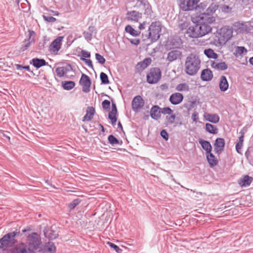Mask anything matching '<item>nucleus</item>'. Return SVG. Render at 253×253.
<instances>
[{"label":"nucleus","instance_id":"393cba45","mask_svg":"<svg viewBox=\"0 0 253 253\" xmlns=\"http://www.w3.org/2000/svg\"><path fill=\"white\" fill-rule=\"evenodd\" d=\"M211 66L212 69L221 71L226 70L228 68V66L225 62H216L214 61H211Z\"/></svg>","mask_w":253,"mask_h":253},{"label":"nucleus","instance_id":"ea45409f","mask_svg":"<svg viewBox=\"0 0 253 253\" xmlns=\"http://www.w3.org/2000/svg\"><path fill=\"white\" fill-rule=\"evenodd\" d=\"M176 119V115L174 114H171L170 116H167L166 117V120L165 124L167 126H169L171 125H174V120Z\"/></svg>","mask_w":253,"mask_h":253},{"label":"nucleus","instance_id":"6ab92c4d","mask_svg":"<svg viewBox=\"0 0 253 253\" xmlns=\"http://www.w3.org/2000/svg\"><path fill=\"white\" fill-rule=\"evenodd\" d=\"M43 234L49 240H54L57 238L58 235L56 231L48 226L45 227L43 230Z\"/></svg>","mask_w":253,"mask_h":253},{"label":"nucleus","instance_id":"4d7b16f0","mask_svg":"<svg viewBox=\"0 0 253 253\" xmlns=\"http://www.w3.org/2000/svg\"><path fill=\"white\" fill-rule=\"evenodd\" d=\"M102 106L104 110L109 109L110 107V102L108 100H104L102 102Z\"/></svg>","mask_w":253,"mask_h":253},{"label":"nucleus","instance_id":"f03ea898","mask_svg":"<svg viewBox=\"0 0 253 253\" xmlns=\"http://www.w3.org/2000/svg\"><path fill=\"white\" fill-rule=\"evenodd\" d=\"M200 65L199 56L195 53H190L185 59L184 71L189 76H194L200 69Z\"/></svg>","mask_w":253,"mask_h":253},{"label":"nucleus","instance_id":"4468645a","mask_svg":"<svg viewBox=\"0 0 253 253\" xmlns=\"http://www.w3.org/2000/svg\"><path fill=\"white\" fill-rule=\"evenodd\" d=\"M126 19L134 22H137L142 17V13L135 11H128L126 14Z\"/></svg>","mask_w":253,"mask_h":253},{"label":"nucleus","instance_id":"39448f33","mask_svg":"<svg viewBox=\"0 0 253 253\" xmlns=\"http://www.w3.org/2000/svg\"><path fill=\"white\" fill-rule=\"evenodd\" d=\"M22 234L17 229L8 232L0 239V249L5 251L8 248L12 247L17 243L16 237L21 236Z\"/></svg>","mask_w":253,"mask_h":253},{"label":"nucleus","instance_id":"1a4fd4ad","mask_svg":"<svg viewBox=\"0 0 253 253\" xmlns=\"http://www.w3.org/2000/svg\"><path fill=\"white\" fill-rule=\"evenodd\" d=\"M79 83L82 86V90L84 92L87 93L90 91L91 82L90 78L87 75L83 73Z\"/></svg>","mask_w":253,"mask_h":253},{"label":"nucleus","instance_id":"4c0bfd02","mask_svg":"<svg viewBox=\"0 0 253 253\" xmlns=\"http://www.w3.org/2000/svg\"><path fill=\"white\" fill-rule=\"evenodd\" d=\"M207 116L206 120L211 123L217 124L219 121V117L216 114H208Z\"/></svg>","mask_w":253,"mask_h":253},{"label":"nucleus","instance_id":"5fc2aeb1","mask_svg":"<svg viewBox=\"0 0 253 253\" xmlns=\"http://www.w3.org/2000/svg\"><path fill=\"white\" fill-rule=\"evenodd\" d=\"M182 125H183V123H182L181 118L179 117L176 116V119H175V120H174L173 126L174 127L180 126H181Z\"/></svg>","mask_w":253,"mask_h":253},{"label":"nucleus","instance_id":"9d476101","mask_svg":"<svg viewBox=\"0 0 253 253\" xmlns=\"http://www.w3.org/2000/svg\"><path fill=\"white\" fill-rule=\"evenodd\" d=\"M137 4L138 6H142L144 10V14L148 17H151L152 16L153 11L152 10L151 5L148 2V0H136Z\"/></svg>","mask_w":253,"mask_h":253},{"label":"nucleus","instance_id":"dca6fc26","mask_svg":"<svg viewBox=\"0 0 253 253\" xmlns=\"http://www.w3.org/2000/svg\"><path fill=\"white\" fill-rule=\"evenodd\" d=\"M184 99L183 94L179 92L171 94L169 98V101L172 105H178L181 103Z\"/></svg>","mask_w":253,"mask_h":253},{"label":"nucleus","instance_id":"f8f14e48","mask_svg":"<svg viewBox=\"0 0 253 253\" xmlns=\"http://www.w3.org/2000/svg\"><path fill=\"white\" fill-rule=\"evenodd\" d=\"M144 105V101L140 95L135 96L132 101V108L134 111H137L142 108Z\"/></svg>","mask_w":253,"mask_h":253},{"label":"nucleus","instance_id":"5701e85b","mask_svg":"<svg viewBox=\"0 0 253 253\" xmlns=\"http://www.w3.org/2000/svg\"><path fill=\"white\" fill-rule=\"evenodd\" d=\"M213 74L212 71L209 68L204 69L201 72V79L203 81L208 82L212 80Z\"/></svg>","mask_w":253,"mask_h":253},{"label":"nucleus","instance_id":"f3484780","mask_svg":"<svg viewBox=\"0 0 253 253\" xmlns=\"http://www.w3.org/2000/svg\"><path fill=\"white\" fill-rule=\"evenodd\" d=\"M220 31L221 33L223 42L225 43L231 39L232 37V31L228 27H223L220 29Z\"/></svg>","mask_w":253,"mask_h":253},{"label":"nucleus","instance_id":"6e6552de","mask_svg":"<svg viewBox=\"0 0 253 253\" xmlns=\"http://www.w3.org/2000/svg\"><path fill=\"white\" fill-rule=\"evenodd\" d=\"M36 33L31 30H28V38L25 39L24 43L22 44L20 51L23 52L26 50L31 45V44L35 42Z\"/></svg>","mask_w":253,"mask_h":253},{"label":"nucleus","instance_id":"8fccbe9b","mask_svg":"<svg viewBox=\"0 0 253 253\" xmlns=\"http://www.w3.org/2000/svg\"><path fill=\"white\" fill-rule=\"evenodd\" d=\"M116 116V114L109 113L108 114V118L111 121V123L113 126L116 125V123L117 122V118Z\"/></svg>","mask_w":253,"mask_h":253},{"label":"nucleus","instance_id":"473e14b6","mask_svg":"<svg viewBox=\"0 0 253 253\" xmlns=\"http://www.w3.org/2000/svg\"><path fill=\"white\" fill-rule=\"evenodd\" d=\"M247 49L243 46H237L235 48L234 54L236 57L243 56L247 53Z\"/></svg>","mask_w":253,"mask_h":253},{"label":"nucleus","instance_id":"9b49d317","mask_svg":"<svg viewBox=\"0 0 253 253\" xmlns=\"http://www.w3.org/2000/svg\"><path fill=\"white\" fill-rule=\"evenodd\" d=\"M63 38L61 36L58 37L52 42L49 46V50L51 53H57L60 50Z\"/></svg>","mask_w":253,"mask_h":253},{"label":"nucleus","instance_id":"bb28decb","mask_svg":"<svg viewBox=\"0 0 253 253\" xmlns=\"http://www.w3.org/2000/svg\"><path fill=\"white\" fill-rule=\"evenodd\" d=\"M206 155L207 161L211 168H213L217 165L218 160L211 152Z\"/></svg>","mask_w":253,"mask_h":253},{"label":"nucleus","instance_id":"e433bc0d","mask_svg":"<svg viewBox=\"0 0 253 253\" xmlns=\"http://www.w3.org/2000/svg\"><path fill=\"white\" fill-rule=\"evenodd\" d=\"M125 31L129 33L130 35L133 37H137L139 36L141 33L140 31H137L133 29L130 25H128L125 27Z\"/></svg>","mask_w":253,"mask_h":253},{"label":"nucleus","instance_id":"412c9836","mask_svg":"<svg viewBox=\"0 0 253 253\" xmlns=\"http://www.w3.org/2000/svg\"><path fill=\"white\" fill-rule=\"evenodd\" d=\"M182 56V52L177 50H172L168 53L167 60L172 62L178 59H180Z\"/></svg>","mask_w":253,"mask_h":253},{"label":"nucleus","instance_id":"c03bdc74","mask_svg":"<svg viewBox=\"0 0 253 253\" xmlns=\"http://www.w3.org/2000/svg\"><path fill=\"white\" fill-rule=\"evenodd\" d=\"M15 66L17 70H22L23 69L26 70L28 72L32 73L33 75H35L33 71L30 70L29 65L23 66L22 65L16 64H15Z\"/></svg>","mask_w":253,"mask_h":253},{"label":"nucleus","instance_id":"20e7f679","mask_svg":"<svg viewBox=\"0 0 253 253\" xmlns=\"http://www.w3.org/2000/svg\"><path fill=\"white\" fill-rule=\"evenodd\" d=\"M161 30V23L160 21L152 22L146 33L142 34L143 41L149 40L152 43L156 42L160 38Z\"/></svg>","mask_w":253,"mask_h":253},{"label":"nucleus","instance_id":"7ed1b4c3","mask_svg":"<svg viewBox=\"0 0 253 253\" xmlns=\"http://www.w3.org/2000/svg\"><path fill=\"white\" fill-rule=\"evenodd\" d=\"M200 0H177L179 8L184 11H192L198 9L203 11L209 6V3L204 1L198 4Z\"/></svg>","mask_w":253,"mask_h":253},{"label":"nucleus","instance_id":"a18cd8bd","mask_svg":"<svg viewBox=\"0 0 253 253\" xmlns=\"http://www.w3.org/2000/svg\"><path fill=\"white\" fill-rule=\"evenodd\" d=\"M108 140L109 143L113 145L120 144L119 140L112 134L108 136Z\"/></svg>","mask_w":253,"mask_h":253},{"label":"nucleus","instance_id":"58836bf2","mask_svg":"<svg viewBox=\"0 0 253 253\" xmlns=\"http://www.w3.org/2000/svg\"><path fill=\"white\" fill-rule=\"evenodd\" d=\"M205 129L206 131L211 134H215L218 133L217 128L214 126L209 123H207L206 124Z\"/></svg>","mask_w":253,"mask_h":253},{"label":"nucleus","instance_id":"f704fd0d","mask_svg":"<svg viewBox=\"0 0 253 253\" xmlns=\"http://www.w3.org/2000/svg\"><path fill=\"white\" fill-rule=\"evenodd\" d=\"M76 85L74 81H63L62 82V86L64 89L66 90H70L73 88Z\"/></svg>","mask_w":253,"mask_h":253},{"label":"nucleus","instance_id":"e2e57ef3","mask_svg":"<svg viewBox=\"0 0 253 253\" xmlns=\"http://www.w3.org/2000/svg\"><path fill=\"white\" fill-rule=\"evenodd\" d=\"M129 42L133 45H137L140 43V40L137 39H131L129 40Z\"/></svg>","mask_w":253,"mask_h":253},{"label":"nucleus","instance_id":"aec40b11","mask_svg":"<svg viewBox=\"0 0 253 253\" xmlns=\"http://www.w3.org/2000/svg\"><path fill=\"white\" fill-rule=\"evenodd\" d=\"M30 64L32 65L36 69H39L44 66H49L48 63L46 62L44 59H40L38 58H33L30 60ZM49 66L51 67V65H49Z\"/></svg>","mask_w":253,"mask_h":253},{"label":"nucleus","instance_id":"603ef678","mask_svg":"<svg viewBox=\"0 0 253 253\" xmlns=\"http://www.w3.org/2000/svg\"><path fill=\"white\" fill-rule=\"evenodd\" d=\"M43 18L45 21L49 23H53L56 20V19L55 17L51 16L43 15Z\"/></svg>","mask_w":253,"mask_h":253},{"label":"nucleus","instance_id":"79ce46f5","mask_svg":"<svg viewBox=\"0 0 253 253\" xmlns=\"http://www.w3.org/2000/svg\"><path fill=\"white\" fill-rule=\"evenodd\" d=\"M82 200L79 198H77L76 199L73 200L68 205V207L70 209V211L74 210L76 206H77L80 204Z\"/></svg>","mask_w":253,"mask_h":253},{"label":"nucleus","instance_id":"49530a36","mask_svg":"<svg viewBox=\"0 0 253 253\" xmlns=\"http://www.w3.org/2000/svg\"><path fill=\"white\" fill-rule=\"evenodd\" d=\"M107 245H108L111 249L115 250L117 253H121L123 251L122 249H121L119 246L112 242H108Z\"/></svg>","mask_w":253,"mask_h":253},{"label":"nucleus","instance_id":"cd10ccee","mask_svg":"<svg viewBox=\"0 0 253 253\" xmlns=\"http://www.w3.org/2000/svg\"><path fill=\"white\" fill-rule=\"evenodd\" d=\"M199 142L202 148L206 151V155L211 152L212 146L209 141L200 139Z\"/></svg>","mask_w":253,"mask_h":253},{"label":"nucleus","instance_id":"6e6d98bb","mask_svg":"<svg viewBox=\"0 0 253 253\" xmlns=\"http://www.w3.org/2000/svg\"><path fill=\"white\" fill-rule=\"evenodd\" d=\"M80 59L82 61L84 62V63L90 68L93 69V66L92 63V61L90 59H85L84 58H80Z\"/></svg>","mask_w":253,"mask_h":253},{"label":"nucleus","instance_id":"338daca9","mask_svg":"<svg viewBox=\"0 0 253 253\" xmlns=\"http://www.w3.org/2000/svg\"><path fill=\"white\" fill-rule=\"evenodd\" d=\"M145 24H146V22H143L142 23H141L138 27L139 29V30L144 29L145 28L144 25H145Z\"/></svg>","mask_w":253,"mask_h":253},{"label":"nucleus","instance_id":"0e129e2a","mask_svg":"<svg viewBox=\"0 0 253 253\" xmlns=\"http://www.w3.org/2000/svg\"><path fill=\"white\" fill-rule=\"evenodd\" d=\"M88 30L89 31V33H90L91 34L93 33H96L95 27L94 26H90L88 28Z\"/></svg>","mask_w":253,"mask_h":253},{"label":"nucleus","instance_id":"72a5a7b5","mask_svg":"<svg viewBox=\"0 0 253 253\" xmlns=\"http://www.w3.org/2000/svg\"><path fill=\"white\" fill-rule=\"evenodd\" d=\"M241 135L239 137V141L236 144L235 148L238 154H241L240 150L242 148L243 145L244 133L240 132Z\"/></svg>","mask_w":253,"mask_h":253},{"label":"nucleus","instance_id":"680f3d73","mask_svg":"<svg viewBox=\"0 0 253 253\" xmlns=\"http://www.w3.org/2000/svg\"><path fill=\"white\" fill-rule=\"evenodd\" d=\"M193 121L197 123L199 120L198 113L197 112H194L191 116Z\"/></svg>","mask_w":253,"mask_h":253},{"label":"nucleus","instance_id":"b1692460","mask_svg":"<svg viewBox=\"0 0 253 253\" xmlns=\"http://www.w3.org/2000/svg\"><path fill=\"white\" fill-rule=\"evenodd\" d=\"M170 44L173 48H179L182 46L183 42L179 36H174L170 39Z\"/></svg>","mask_w":253,"mask_h":253},{"label":"nucleus","instance_id":"3c124183","mask_svg":"<svg viewBox=\"0 0 253 253\" xmlns=\"http://www.w3.org/2000/svg\"><path fill=\"white\" fill-rule=\"evenodd\" d=\"M173 111L169 107H165L161 109V114L164 115H171Z\"/></svg>","mask_w":253,"mask_h":253},{"label":"nucleus","instance_id":"69168bd1","mask_svg":"<svg viewBox=\"0 0 253 253\" xmlns=\"http://www.w3.org/2000/svg\"><path fill=\"white\" fill-rule=\"evenodd\" d=\"M98 126L101 128V131L99 132V134H101V133H104L105 132V129L101 124H99Z\"/></svg>","mask_w":253,"mask_h":253},{"label":"nucleus","instance_id":"2f4dec72","mask_svg":"<svg viewBox=\"0 0 253 253\" xmlns=\"http://www.w3.org/2000/svg\"><path fill=\"white\" fill-rule=\"evenodd\" d=\"M150 58H146L143 61L138 62L136 65L137 68H140L141 70L145 69L151 63Z\"/></svg>","mask_w":253,"mask_h":253},{"label":"nucleus","instance_id":"7c9ffc66","mask_svg":"<svg viewBox=\"0 0 253 253\" xmlns=\"http://www.w3.org/2000/svg\"><path fill=\"white\" fill-rule=\"evenodd\" d=\"M42 250L49 253H55L56 251V248L53 242H48L46 243L44 245L43 248Z\"/></svg>","mask_w":253,"mask_h":253},{"label":"nucleus","instance_id":"2eb2a0df","mask_svg":"<svg viewBox=\"0 0 253 253\" xmlns=\"http://www.w3.org/2000/svg\"><path fill=\"white\" fill-rule=\"evenodd\" d=\"M13 247L10 253H28V248L24 242H21Z\"/></svg>","mask_w":253,"mask_h":253},{"label":"nucleus","instance_id":"13d9d810","mask_svg":"<svg viewBox=\"0 0 253 253\" xmlns=\"http://www.w3.org/2000/svg\"><path fill=\"white\" fill-rule=\"evenodd\" d=\"M83 36L84 39L88 42L91 41L92 40V34L90 33H89L86 31H84L83 32Z\"/></svg>","mask_w":253,"mask_h":253},{"label":"nucleus","instance_id":"423d86ee","mask_svg":"<svg viewBox=\"0 0 253 253\" xmlns=\"http://www.w3.org/2000/svg\"><path fill=\"white\" fill-rule=\"evenodd\" d=\"M26 245L28 248V253H36L41 252L42 244L41 237L36 232H32L27 236Z\"/></svg>","mask_w":253,"mask_h":253},{"label":"nucleus","instance_id":"bf43d9fd","mask_svg":"<svg viewBox=\"0 0 253 253\" xmlns=\"http://www.w3.org/2000/svg\"><path fill=\"white\" fill-rule=\"evenodd\" d=\"M82 57L81 58H88L90 57V53L85 50H82Z\"/></svg>","mask_w":253,"mask_h":253},{"label":"nucleus","instance_id":"774afa93","mask_svg":"<svg viewBox=\"0 0 253 253\" xmlns=\"http://www.w3.org/2000/svg\"><path fill=\"white\" fill-rule=\"evenodd\" d=\"M230 8L229 6L228 5H223L222 7V10L223 11H226L227 10L229 9Z\"/></svg>","mask_w":253,"mask_h":253},{"label":"nucleus","instance_id":"a19ab883","mask_svg":"<svg viewBox=\"0 0 253 253\" xmlns=\"http://www.w3.org/2000/svg\"><path fill=\"white\" fill-rule=\"evenodd\" d=\"M175 89L178 91H188L189 90V86L186 83H181L176 86Z\"/></svg>","mask_w":253,"mask_h":253},{"label":"nucleus","instance_id":"ddd939ff","mask_svg":"<svg viewBox=\"0 0 253 253\" xmlns=\"http://www.w3.org/2000/svg\"><path fill=\"white\" fill-rule=\"evenodd\" d=\"M225 140L222 138L218 137L215 140L214 151L216 154L219 155L223 151L225 147Z\"/></svg>","mask_w":253,"mask_h":253},{"label":"nucleus","instance_id":"c756f323","mask_svg":"<svg viewBox=\"0 0 253 253\" xmlns=\"http://www.w3.org/2000/svg\"><path fill=\"white\" fill-rule=\"evenodd\" d=\"M95 113V110L94 107L91 106L88 107L86 109V114L83 117V121L84 122L86 120H91L92 119Z\"/></svg>","mask_w":253,"mask_h":253},{"label":"nucleus","instance_id":"052dcab7","mask_svg":"<svg viewBox=\"0 0 253 253\" xmlns=\"http://www.w3.org/2000/svg\"><path fill=\"white\" fill-rule=\"evenodd\" d=\"M63 68H64V71L66 73H68V72L71 71L73 70V68L71 64H66L65 66H62Z\"/></svg>","mask_w":253,"mask_h":253},{"label":"nucleus","instance_id":"09e8293b","mask_svg":"<svg viewBox=\"0 0 253 253\" xmlns=\"http://www.w3.org/2000/svg\"><path fill=\"white\" fill-rule=\"evenodd\" d=\"M95 56L96 60L99 64L103 65L105 63L106 60L102 55L98 53H97L95 54Z\"/></svg>","mask_w":253,"mask_h":253},{"label":"nucleus","instance_id":"a878e982","mask_svg":"<svg viewBox=\"0 0 253 253\" xmlns=\"http://www.w3.org/2000/svg\"><path fill=\"white\" fill-rule=\"evenodd\" d=\"M219 87L222 92H225L228 89L229 84L225 76H221L219 83Z\"/></svg>","mask_w":253,"mask_h":253},{"label":"nucleus","instance_id":"c85d7f7f","mask_svg":"<svg viewBox=\"0 0 253 253\" xmlns=\"http://www.w3.org/2000/svg\"><path fill=\"white\" fill-rule=\"evenodd\" d=\"M253 180V178L248 175H244L238 181L239 184L241 187H247L250 185Z\"/></svg>","mask_w":253,"mask_h":253},{"label":"nucleus","instance_id":"c9c22d12","mask_svg":"<svg viewBox=\"0 0 253 253\" xmlns=\"http://www.w3.org/2000/svg\"><path fill=\"white\" fill-rule=\"evenodd\" d=\"M204 54L209 58L216 59L218 57L217 53L214 52L211 48L206 49L204 50Z\"/></svg>","mask_w":253,"mask_h":253},{"label":"nucleus","instance_id":"4be33fe9","mask_svg":"<svg viewBox=\"0 0 253 253\" xmlns=\"http://www.w3.org/2000/svg\"><path fill=\"white\" fill-rule=\"evenodd\" d=\"M221 36L222 35L220 29L217 30L212 36L211 38L213 39V41H212L211 42L216 45L224 44L225 42H223L222 40L223 39L221 38H222Z\"/></svg>","mask_w":253,"mask_h":253},{"label":"nucleus","instance_id":"0eeeda50","mask_svg":"<svg viewBox=\"0 0 253 253\" xmlns=\"http://www.w3.org/2000/svg\"><path fill=\"white\" fill-rule=\"evenodd\" d=\"M161 76V71L159 68H151L146 75L147 82L151 84H156L160 80Z\"/></svg>","mask_w":253,"mask_h":253},{"label":"nucleus","instance_id":"f257e3e1","mask_svg":"<svg viewBox=\"0 0 253 253\" xmlns=\"http://www.w3.org/2000/svg\"><path fill=\"white\" fill-rule=\"evenodd\" d=\"M219 5L212 2L203 12L196 15L192 18L194 26H190L186 31V34L190 38H197L202 37L211 31V24L216 21L215 11L218 8Z\"/></svg>","mask_w":253,"mask_h":253},{"label":"nucleus","instance_id":"37998d69","mask_svg":"<svg viewBox=\"0 0 253 253\" xmlns=\"http://www.w3.org/2000/svg\"><path fill=\"white\" fill-rule=\"evenodd\" d=\"M100 79L101 84H108L110 83L107 75L104 72L100 73Z\"/></svg>","mask_w":253,"mask_h":253},{"label":"nucleus","instance_id":"de8ad7c7","mask_svg":"<svg viewBox=\"0 0 253 253\" xmlns=\"http://www.w3.org/2000/svg\"><path fill=\"white\" fill-rule=\"evenodd\" d=\"M56 73L58 77L61 78L64 77L66 73L62 67H58L56 69Z\"/></svg>","mask_w":253,"mask_h":253},{"label":"nucleus","instance_id":"864d4df0","mask_svg":"<svg viewBox=\"0 0 253 253\" xmlns=\"http://www.w3.org/2000/svg\"><path fill=\"white\" fill-rule=\"evenodd\" d=\"M160 135L166 141H167L169 139V134L165 129H162L160 131Z\"/></svg>","mask_w":253,"mask_h":253},{"label":"nucleus","instance_id":"a211bd4d","mask_svg":"<svg viewBox=\"0 0 253 253\" xmlns=\"http://www.w3.org/2000/svg\"><path fill=\"white\" fill-rule=\"evenodd\" d=\"M150 116L154 120H158L161 116V108L158 105H153L150 111Z\"/></svg>","mask_w":253,"mask_h":253}]
</instances>
